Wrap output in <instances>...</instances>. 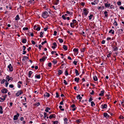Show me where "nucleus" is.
Here are the masks:
<instances>
[{"label":"nucleus","instance_id":"nucleus-1","mask_svg":"<svg viewBox=\"0 0 124 124\" xmlns=\"http://www.w3.org/2000/svg\"><path fill=\"white\" fill-rule=\"evenodd\" d=\"M48 16V13L46 11L43 12L42 14V16L44 18H46Z\"/></svg>","mask_w":124,"mask_h":124},{"label":"nucleus","instance_id":"nucleus-2","mask_svg":"<svg viewBox=\"0 0 124 124\" xmlns=\"http://www.w3.org/2000/svg\"><path fill=\"white\" fill-rule=\"evenodd\" d=\"M23 93V92L22 90L18 91L16 94V96H18L20 95H21Z\"/></svg>","mask_w":124,"mask_h":124},{"label":"nucleus","instance_id":"nucleus-3","mask_svg":"<svg viewBox=\"0 0 124 124\" xmlns=\"http://www.w3.org/2000/svg\"><path fill=\"white\" fill-rule=\"evenodd\" d=\"M8 90H7L6 89L4 88L1 90V92L2 93H6L8 92Z\"/></svg>","mask_w":124,"mask_h":124},{"label":"nucleus","instance_id":"nucleus-4","mask_svg":"<svg viewBox=\"0 0 124 124\" xmlns=\"http://www.w3.org/2000/svg\"><path fill=\"white\" fill-rule=\"evenodd\" d=\"M8 68L9 69V71H12L13 70L12 66L11 64H10L8 66Z\"/></svg>","mask_w":124,"mask_h":124},{"label":"nucleus","instance_id":"nucleus-5","mask_svg":"<svg viewBox=\"0 0 124 124\" xmlns=\"http://www.w3.org/2000/svg\"><path fill=\"white\" fill-rule=\"evenodd\" d=\"M28 59V57L27 56H24L23 57L22 59L23 61H25L26 60H27Z\"/></svg>","mask_w":124,"mask_h":124},{"label":"nucleus","instance_id":"nucleus-6","mask_svg":"<svg viewBox=\"0 0 124 124\" xmlns=\"http://www.w3.org/2000/svg\"><path fill=\"white\" fill-rule=\"evenodd\" d=\"M101 106H102L101 108L103 109L106 108H107V105L106 104H105L104 105H102Z\"/></svg>","mask_w":124,"mask_h":124},{"label":"nucleus","instance_id":"nucleus-7","mask_svg":"<svg viewBox=\"0 0 124 124\" xmlns=\"http://www.w3.org/2000/svg\"><path fill=\"white\" fill-rule=\"evenodd\" d=\"M45 60V56H44L42 58L40 59L39 61L40 62H44Z\"/></svg>","mask_w":124,"mask_h":124},{"label":"nucleus","instance_id":"nucleus-8","mask_svg":"<svg viewBox=\"0 0 124 124\" xmlns=\"http://www.w3.org/2000/svg\"><path fill=\"white\" fill-rule=\"evenodd\" d=\"M103 116L107 118H108L109 117V116L107 113H104Z\"/></svg>","mask_w":124,"mask_h":124},{"label":"nucleus","instance_id":"nucleus-9","mask_svg":"<svg viewBox=\"0 0 124 124\" xmlns=\"http://www.w3.org/2000/svg\"><path fill=\"white\" fill-rule=\"evenodd\" d=\"M55 117V114H53L50 115L49 117V118L50 119H51L52 118H54Z\"/></svg>","mask_w":124,"mask_h":124},{"label":"nucleus","instance_id":"nucleus-10","mask_svg":"<svg viewBox=\"0 0 124 124\" xmlns=\"http://www.w3.org/2000/svg\"><path fill=\"white\" fill-rule=\"evenodd\" d=\"M6 78L8 79V81H9L11 79H13V78L11 77H10L8 75H7L6 77Z\"/></svg>","mask_w":124,"mask_h":124},{"label":"nucleus","instance_id":"nucleus-11","mask_svg":"<svg viewBox=\"0 0 124 124\" xmlns=\"http://www.w3.org/2000/svg\"><path fill=\"white\" fill-rule=\"evenodd\" d=\"M101 93H100L99 94V95L100 96H102L103 95V94L104 93V91H101Z\"/></svg>","mask_w":124,"mask_h":124},{"label":"nucleus","instance_id":"nucleus-12","mask_svg":"<svg viewBox=\"0 0 124 124\" xmlns=\"http://www.w3.org/2000/svg\"><path fill=\"white\" fill-rule=\"evenodd\" d=\"M44 96L45 97L46 96L48 97L50 96V94L46 92L45 94H44Z\"/></svg>","mask_w":124,"mask_h":124},{"label":"nucleus","instance_id":"nucleus-13","mask_svg":"<svg viewBox=\"0 0 124 124\" xmlns=\"http://www.w3.org/2000/svg\"><path fill=\"white\" fill-rule=\"evenodd\" d=\"M106 8L109 7L110 5V4H108L107 3H105L104 4Z\"/></svg>","mask_w":124,"mask_h":124},{"label":"nucleus","instance_id":"nucleus-14","mask_svg":"<svg viewBox=\"0 0 124 124\" xmlns=\"http://www.w3.org/2000/svg\"><path fill=\"white\" fill-rule=\"evenodd\" d=\"M2 107L1 106H0V113L2 114L3 113Z\"/></svg>","mask_w":124,"mask_h":124},{"label":"nucleus","instance_id":"nucleus-15","mask_svg":"<svg viewBox=\"0 0 124 124\" xmlns=\"http://www.w3.org/2000/svg\"><path fill=\"white\" fill-rule=\"evenodd\" d=\"M20 19V18L19 16L18 15H17L15 18V20H18Z\"/></svg>","mask_w":124,"mask_h":124},{"label":"nucleus","instance_id":"nucleus-16","mask_svg":"<svg viewBox=\"0 0 124 124\" xmlns=\"http://www.w3.org/2000/svg\"><path fill=\"white\" fill-rule=\"evenodd\" d=\"M58 74L59 75H60L63 73L62 71L60 70H59L58 71Z\"/></svg>","mask_w":124,"mask_h":124},{"label":"nucleus","instance_id":"nucleus-17","mask_svg":"<svg viewBox=\"0 0 124 124\" xmlns=\"http://www.w3.org/2000/svg\"><path fill=\"white\" fill-rule=\"evenodd\" d=\"M77 99H79L80 100L82 98V97H80V95L79 94H78L77 96Z\"/></svg>","mask_w":124,"mask_h":124},{"label":"nucleus","instance_id":"nucleus-18","mask_svg":"<svg viewBox=\"0 0 124 124\" xmlns=\"http://www.w3.org/2000/svg\"><path fill=\"white\" fill-rule=\"evenodd\" d=\"M75 72L76 73V75L77 76L79 75V74L78 72V71L76 69H75Z\"/></svg>","mask_w":124,"mask_h":124},{"label":"nucleus","instance_id":"nucleus-19","mask_svg":"<svg viewBox=\"0 0 124 124\" xmlns=\"http://www.w3.org/2000/svg\"><path fill=\"white\" fill-rule=\"evenodd\" d=\"M79 78H76L74 79V81L78 83L79 82Z\"/></svg>","mask_w":124,"mask_h":124},{"label":"nucleus","instance_id":"nucleus-20","mask_svg":"<svg viewBox=\"0 0 124 124\" xmlns=\"http://www.w3.org/2000/svg\"><path fill=\"white\" fill-rule=\"evenodd\" d=\"M64 123L65 124H67V121H68V119L67 118H65L64 119Z\"/></svg>","mask_w":124,"mask_h":124},{"label":"nucleus","instance_id":"nucleus-21","mask_svg":"<svg viewBox=\"0 0 124 124\" xmlns=\"http://www.w3.org/2000/svg\"><path fill=\"white\" fill-rule=\"evenodd\" d=\"M27 41V40L25 39H22V42L23 43H25Z\"/></svg>","mask_w":124,"mask_h":124},{"label":"nucleus","instance_id":"nucleus-22","mask_svg":"<svg viewBox=\"0 0 124 124\" xmlns=\"http://www.w3.org/2000/svg\"><path fill=\"white\" fill-rule=\"evenodd\" d=\"M32 72L31 71H30L29 72V78L31 76V74H32Z\"/></svg>","mask_w":124,"mask_h":124},{"label":"nucleus","instance_id":"nucleus-23","mask_svg":"<svg viewBox=\"0 0 124 124\" xmlns=\"http://www.w3.org/2000/svg\"><path fill=\"white\" fill-rule=\"evenodd\" d=\"M5 100V98H2L1 97H0V101L2 102L3 101Z\"/></svg>","mask_w":124,"mask_h":124},{"label":"nucleus","instance_id":"nucleus-24","mask_svg":"<svg viewBox=\"0 0 124 124\" xmlns=\"http://www.w3.org/2000/svg\"><path fill=\"white\" fill-rule=\"evenodd\" d=\"M93 79L95 81H97L98 80L96 76H94L93 77Z\"/></svg>","mask_w":124,"mask_h":124},{"label":"nucleus","instance_id":"nucleus-25","mask_svg":"<svg viewBox=\"0 0 124 124\" xmlns=\"http://www.w3.org/2000/svg\"><path fill=\"white\" fill-rule=\"evenodd\" d=\"M107 13H108V12L106 11H105L104 12V14L105 15V17H107L108 16V15L107 14Z\"/></svg>","mask_w":124,"mask_h":124},{"label":"nucleus","instance_id":"nucleus-26","mask_svg":"<svg viewBox=\"0 0 124 124\" xmlns=\"http://www.w3.org/2000/svg\"><path fill=\"white\" fill-rule=\"evenodd\" d=\"M63 48L65 50H66L67 49V46H65V45H63Z\"/></svg>","mask_w":124,"mask_h":124},{"label":"nucleus","instance_id":"nucleus-27","mask_svg":"<svg viewBox=\"0 0 124 124\" xmlns=\"http://www.w3.org/2000/svg\"><path fill=\"white\" fill-rule=\"evenodd\" d=\"M52 62L54 63V64H55L57 63V61L56 60H54L52 61Z\"/></svg>","mask_w":124,"mask_h":124},{"label":"nucleus","instance_id":"nucleus-28","mask_svg":"<svg viewBox=\"0 0 124 124\" xmlns=\"http://www.w3.org/2000/svg\"><path fill=\"white\" fill-rule=\"evenodd\" d=\"M70 25L71 27L72 28H74V23H70Z\"/></svg>","mask_w":124,"mask_h":124},{"label":"nucleus","instance_id":"nucleus-29","mask_svg":"<svg viewBox=\"0 0 124 124\" xmlns=\"http://www.w3.org/2000/svg\"><path fill=\"white\" fill-rule=\"evenodd\" d=\"M113 50L114 51H116L118 50V48L116 46H115L113 47Z\"/></svg>","mask_w":124,"mask_h":124},{"label":"nucleus","instance_id":"nucleus-30","mask_svg":"<svg viewBox=\"0 0 124 124\" xmlns=\"http://www.w3.org/2000/svg\"><path fill=\"white\" fill-rule=\"evenodd\" d=\"M18 118V117L16 116L15 115L14 116L13 119L14 120H16Z\"/></svg>","mask_w":124,"mask_h":124},{"label":"nucleus","instance_id":"nucleus-31","mask_svg":"<svg viewBox=\"0 0 124 124\" xmlns=\"http://www.w3.org/2000/svg\"><path fill=\"white\" fill-rule=\"evenodd\" d=\"M91 106L92 107H93L95 106V104L94 103V102L93 101H92L91 102Z\"/></svg>","mask_w":124,"mask_h":124},{"label":"nucleus","instance_id":"nucleus-32","mask_svg":"<svg viewBox=\"0 0 124 124\" xmlns=\"http://www.w3.org/2000/svg\"><path fill=\"white\" fill-rule=\"evenodd\" d=\"M66 13L68 14H69L70 15H72V13L71 12H69V11H67L66 12Z\"/></svg>","mask_w":124,"mask_h":124},{"label":"nucleus","instance_id":"nucleus-33","mask_svg":"<svg viewBox=\"0 0 124 124\" xmlns=\"http://www.w3.org/2000/svg\"><path fill=\"white\" fill-rule=\"evenodd\" d=\"M78 48H74L73 49V51L75 52H77L78 51Z\"/></svg>","mask_w":124,"mask_h":124},{"label":"nucleus","instance_id":"nucleus-34","mask_svg":"<svg viewBox=\"0 0 124 124\" xmlns=\"http://www.w3.org/2000/svg\"><path fill=\"white\" fill-rule=\"evenodd\" d=\"M58 39L60 43H62L63 42V40L62 39L59 38Z\"/></svg>","mask_w":124,"mask_h":124},{"label":"nucleus","instance_id":"nucleus-35","mask_svg":"<svg viewBox=\"0 0 124 124\" xmlns=\"http://www.w3.org/2000/svg\"><path fill=\"white\" fill-rule=\"evenodd\" d=\"M35 77L39 79L40 78V76L39 75L35 76Z\"/></svg>","mask_w":124,"mask_h":124},{"label":"nucleus","instance_id":"nucleus-36","mask_svg":"<svg viewBox=\"0 0 124 124\" xmlns=\"http://www.w3.org/2000/svg\"><path fill=\"white\" fill-rule=\"evenodd\" d=\"M65 74L66 76H67L68 75V71L67 70H66L65 71Z\"/></svg>","mask_w":124,"mask_h":124},{"label":"nucleus","instance_id":"nucleus-37","mask_svg":"<svg viewBox=\"0 0 124 124\" xmlns=\"http://www.w3.org/2000/svg\"><path fill=\"white\" fill-rule=\"evenodd\" d=\"M44 118H45L47 116V114L46 113L44 112Z\"/></svg>","mask_w":124,"mask_h":124},{"label":"nucleus","instance_id":"nucleus-38","mask_svg":"<svg viewBox=\"0 0 124 124\" xmlns=\"http://www.w3.org/2000/svg\"><path fill=\"white\" fill-rule=\"evenodd\" d=\"M37 26L36 25H34V28H33L35 30H37Z\"/></svg>","mask_w":124,"mask_h":124},{"label":"nucleus","instance_id":"nucleus-39","mask_svg":"<svg viewBox=\"0 0 124 124\" xmlns=\"http://www.w3.org/2000/svg\"><path fill=\"white\" fill-rule=\"evenodd\" d=\"M113 24L116 26H117V23L115 20H114V23H113Z\"/></svg>","mask_w":124,"mask_h":124},{"label":"nucleus","instance_id":"nucleus-40","mask_svg":"<svg viewBox=\"0 0 124 124\" xmlns=\"http://www.w3.org/2000/svg\"><path fill=\"white\" fill-rule=\"evenodd\" d=\"M53 124H57L58 123V121H57L53 122Z\"/></svg>","mask_w":124,"mask_h":124},{"label":"nucleus","instance_id":"nucleus-41","mask_svg":"<svg viewBox=\"0 0 124 124\" xmlns=\"http://www.w3.org/2000/svg\"><path fill=\"white\" fill-rule=\"evenodd\" d=\"M93 15H91L90 16H89V20H91L92 18V17L93 16Z\"/></svg>","mask_w":124,"mask_h":124},{"label":"nucleus","instance_id":"nucleus-42","mask_svg":"<svg viewBox=\"0 0 124 124\" xmlns=\"http://www.w3.org/2000/svg\"><path fill=\"white\" fill-rule=\"evenodd\" d=\"M88 13V11H87L86 12H84V14L86 16H87Z\"/></svg>","mask_w":124,"mask_h":124},{"label":"nucleus","instance_id":"nucleus-43","mask_svg":"<svg viewBox=\"0 0 124 124\" xmlns=\"http://www.w3.org/2000/svg\"><path fill=\"white\" fill-rule=\"evenodd\" d=\"M121 4V2L120 1H119L117 2V4L118 5H120Z\"/></svg>","mask_w":124,"mask_h":124},{"label":"nucleus","instance_id":"nucleus-44","mask_svg":"<svg viewBox=\"0 0 124 124\" xmlns=\"http://www.w3.org/2000/svg\"><path fill=\"white\" fill-rule=\"evenodd\" d=\"M62 17L64 20H65L66 19V17H65V16L64 15H62Z\"/></svg>","mask_w":124,"mask_h":124},{"label":"nucleus","instance_id":"nucleus-45","mask_svg":"<svg viewBox=\"0 0 124 124\" xmlns=\"http://www.w3.org/2000/svg\"><path fill=\"white\" fill-rule=\"evenodd\" d=\"M46 42H47L46 41V40H45L44 42H42L41 43V44L42 45H43L44 44L46 43Z\"/></svg>","mask_w":124,"mask_h":124},{"label":"nucleus","instance_id":"nucleus-46","mask_svg":"<svg viewBox=\"0 0 124 124\" xmlns=\"http://www.w3.org/2000/svg\"><path fill=\"white\" fill-rule=\"evenodd\" d=\"M63 81L65 85H67L68 84V83L65 80H63Z\"/></svg>","mask_w":124,"mask_h":124},{"label":"nucleus","instance_id":"nucleus-47","mask_svg":"<svg viewBox=\"0 0 124 124\" xmlns=\"http://www.w3.org/2000/svg\"><path fill=\"white\" fill-rule=\"evenodd\" d=\"M9 87L10 88H13L14 87V86L12 84L10 85Z\"/></svg>","mask_w":124,"mask_h":124},{"label":"nucleus","instance_id":"nucleus-48","mask_svg":"<svg viewBox=\"0 0 124 124\" xmlns=\"http://www.w3.org/2000/svg\"><path fill=\"white\" fill-rule=\"evenodd\" d=\"M28 28L27 27H24L23 29V30H28Z\"/></svg>","mask_w":124,"mask_h":124},{"label":"nucleus","instance_id":"nucleus-49","mask_svg":"<svg viewBox=\"0 0 124 124\" xmlns=\"http://www.w3.org/2000/svg\"><path fill=\"white\" fill-rule=\"evenodd\" d=\"M56 97L57 98H58L59 97V95L58 93V92H57L56 93Z\"/></svg>","mask_w":124,"mask_h":124},{"label":"nucleus","instance_id":"nucleus-50","mask_svg":"<svg viewBox=\"0 0 124 124\" xmlns=\"http://www.w3.org/2000/svg\"><path fill=\"white\" fill-rule=\"evenodd\" d=\"M40 27H37V31H39L40 30Z\"/></svg>","mask_w":124,"mask_h":124},{"label":"nucleus","instance_id":"nucleus-51","mask_svg":"<svg viewBox=\"0 0 124 124\" xmlns=\"http://www.w3.org/2000/svg\"><path fill=\"white\" fill-rule=\"evenodd\" d=\"M54 36H56V34L57 33V32L56 31H54Z\"/></svg>","mask_w":124,"mask_h":124},{"label":"nucleus","instance_id":"nucleus-52","mask_svg":"<svg viewBox=\"0 0 124 124\" xmlns=\"http://www.w3.org/2000/svg\"><path fill=\"white\" fill-rule=\"evenodd\" d=\"M5 81V79H3L2 81L1 82V83L2 84H3L4 83V82Z\"/></svg>","mask_w":124,"mask_h":124},{"label":"nucleus","instance_id":"nucleus-53","mask_svg":"<svg viewBox=\"0 0 124 124\" xmlns=\"http://www.w3.org/2000/svg\"><path fill=\"white\" fill-rule=\"evenodd\" d=\"M77 62L74 61L73 62V63L75 65H76L77 64Z\"/></svg>","mask_w":124,"mask_h":124},{"label":"nucleus","instance_id":"nucleus-54","mask_svg":"<svg viewBox=\"0 0 124 124\" xmlns=\"http://www.w3.org/2000/svg\"><path fill=\"white\" fill-rule=\"evenodd\" d=\"M53 45L54 46H57L56 43V42H54L53 44Z\"/></svg>","mask_w":124,"mask_h":124},{"label":"nucleus","instance_id":"nucleus-55","mask_svg":"<svg viewBox=\"0 0 124 124\" xmlns=\"http://www.w3.org/2000/svg\"><path fill=\"white\" fill-rule=\"evenodd\" d=\"M8 83L7 82V81H6V87H7L8 86Z\"/></svg>","mask_w":124,"mask_h":124},{"label":"nucleus","instance_id":"nucleus-56","mask_svg":"<svg viewBox=\"0 0 124 124\" xmlns=\"http://www.w3.org/2000/svg\"><path fill=\"white\" fill-rule=\"evenodd\" d=\"M120 31H121L122 32L123 31V30L122 29H120L118 30L117 31H118L119 32Z\"/></svg>","mask_w":124,"mask_h":124},{"label":"nucleus","instance_id":"nucleus-57","mask_svg":"<svg viewBox=\"0 0 124 124\" xmlns=\"http://www.w3.org/2000/svg\"><path fill=\"white\" fill-rule=\"evenodd\" d=\"M105 43V40H102L101 42V43L102 44H104Z\"/></svg>","mask_w":124,"mask_h":124},{"label":"nucleus","instance_id":"nucleus-58","mask_svg":"<svg viewBox=\"0 0 124 124\" xmlns=\"http://www.w3.org/2000/svg\"><path fill=\"white\" fill-rule=\"evenodd\" d=\"M72 22L73 23H74L76 22V21L75 19H73L72 20Z\"/></svg>","mask_w":124,"mask_h":124},{"label":"nucleus","instance_id":"nucleus-59","mask_svg":"<svg viewBox=\"0 0 124 124\" xmlns=\"http://www.w3.org/2000/svg\"><path fill=\"white\" fill-rule=\"evenodd\" d=\"M93 100V99L92 98L90 97L89 100V101L90 102Z\"/></svg>","mask_w":124,"mask_h":124},{"label":"nucleus","instance_id":"nucleus-60","mask_svg":"<svg viewBox=\"0 0 124 124\" xmlns=\"http://www.w3.org/2000/svg\"><path fill=\"white\" fill-rule=\"evenodd\" d=\"M48 65L49 67H51V62H49L48 63Z\"/></svg>","mask_w":124,"mask_h":124},{"label":"nucleus","instance_id":"nucleus-61","mask_svg":"<svg viewBox=\"0 0 124 124\" xmlns=\"http://www.w3.org/2000/svg\"><path fill=\"white\" fill-rule=\"evenodd\" d=\"M85 3L84 2H82L81 3V5L82 6H84V5H85Z\"/></svg>","mask_w":124,"mask_h":124},{"label":"nucleus","instance_id":"nucleus-62","mask_svg":"<svg viewBox=\"0 0 124 124\" xmlns=\"http://www.w3.org/2000/svg\"><path fill=\"white\" fill-rule=\"evenodd\" d=\"M120 8L121 9H123L124 10V8L123 6H120Z\"/></svg>","mask_w":124,"mask_h":124},{"label":"nucleus","instance_id":"nucleus-63","mask_svg":"<svg viewBox=\"0 0 124 124\" xmlns=\"http://www.w3.org/2000/svg\"><path fill=\"white\" fill-rule=\"evenodd\" d=\"M71 107L72 108H73L75 107V105L74 104H73L71 106Z\"/></svg>","mask_w":124,"mask_h":124},{"label":"nucleus","instance_id":"nucleus-64","mask_svg":"<svg viewBox=\"0 0 124 124\" xmlns=\"http://www.w3.org/2000/svg\"><path fill=\"white\" fill-rule=\"evenodd\" d=\"M42 46L40 44L39 45V48L40 50L41 49V48L42 47Z\"/></svg>","mask_w":124,"mask_h":124}]
</instances>
